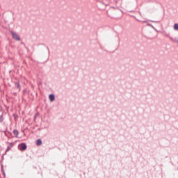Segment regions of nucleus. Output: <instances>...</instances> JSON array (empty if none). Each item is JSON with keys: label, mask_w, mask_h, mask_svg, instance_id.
I'll use <instances>...</instances> for the list:
<instances>
[{"label": "nucleus", "mask_w": 178, "mask_h": 178, "mask_svg": "<svg viewBox=\"0 0 178 178\" xmlns=\"http://www.w3.org/2000/svg\"><path fill=\"white\" fill-rule=\"evenodd\" d=\"M150 22H152V23H159V22H158V21H152V20H151Z\"/></svg>", "instance_id": "9b49d317"}, {"label": "nucleus", "mask_w": 178, "mask_h": 178, "mask_svg": "<svg viewBox=\"0 0 178 178\" xmlns=\"http://www.w3.org/2000/svg\"><path fill=\"white\" fill-rule=\"evenodd\" d=\"M147 26H149V27H152V29H153L154 30H156V29H155V27H154V26H152V24H147Z\"/></svg>", "instance_id": "6e6552de"}, {"label": "nucleus", "mask_w": 178, "mask_h": 178, "mask_svg": "<svg viewBox=\"0 0 178 178\" xmlns=\"http://www.w3.org/2000/svg\"><path fill=\"white\" fill-rule=\"evenodd\" d=\"M0 122H3V119L2 118V115H0Z\"/></svg>", "instance_id": "9d476101"}, {"label": "nucleus", "mask_w": 178, "mask_h": 178, "mask_svg": "<svg viewBox=\"0 0 178 178\" xmlns=\"http://www.w3.org/2000/svg\"><path fill=\"white\" fill-rule=\"evenodd\" d=\"M174 42H177V44H178V40H174Z\"/></svg>", "instance_id": "f8f14e48"}, {"label": "nucleus", "mask_w": 178, "mask_h": 178, "mask_svg": "<svg viewBox=\"0 0 178 178\" xmlns=\"http://www.w3.org/2000/svg\"><path fill=\"white\" fill-rule=\"evenodd\" d=\"M10 34L12 35L13 40H15V41H20L21 38L17 33L15 31H10Z\"/></svg>", "instance_id": "f257e3e1"}, {"label": "nucleus", "mask_w": 178, "mask_h": 178, "mask_svg": "<svg viewBox=\"0 0 178 178\" xmlns=\"http://www.w3.org/2000/svg\"><path fill=\"white\" fill-rule=\"evenodd\" d=\"M27 149V145L26 143H21L20 144V150L21 151H26Z\"/></svg>", "instance_id": "f03ea898"}, {"label": "nucleus", "mask_w": 178, "mask_h": 178, "mask_svg": "<svg viewBox=\"0 0 178 178\" xmlns=\"http://www.w3.org/2000/svg\"><path fill=\"white\" fill-rule=\"evenodd\" d=\"M143 23H147V21H143Z\"/></svg>", "instance_id": "ddd939ff"}, {"label": "nucleus", "mask_w": 178, "mask_h": 178, "mask_svg": "<svg viewBox=\"0 0 178 178\" xmlns=\"http://www.w3.org/2000/svg\"><path fill=\"white\" fill-rule=\"evenodd\" d=\"M41 144H42V140H41V139H38L36 140V145H38V147H40V145H41Z\"/></svg>", "instance_id": "39448f33"}, {"label": "nucleus", "mask_w": 178, "mask_h": 178, "mask_svg": "<svg viewBox=\"0 0 178 178\" xmlns=\"http://www.w3.org/2000/svg\"><path fill=\"white\" fill-rule=\"evenodd\" d=\"M49 99L50 102H54L55 101V95L50 94L49 95Z\"/></svg>", "instance_id": "7ed1b4c3"}, {"label": "nucleus", "mask_w": 178, "mask_h": 178, "mask_svg": "<svg viewBox=\"0 0 178 178\" xmlns=\"http://www.w3.org/2000/svg\"><path fill=\"white\" fill-rule=\"evenodd\" d=\"M13 134H15V136H19V131H17V129H15L13 131Z\"/></svg>", "instance_id": "423d86ee"}, {"label": "nucleus", "mask_w": 178, "mask_h": 178, "mask_svg": "<svg viewBox=\"0 0 178 178\" xmlns=\"http://www.w3.org/2000/svg\"><path fill=\"white\" fill-rule=\"evenodd\" d=\"M15 86H17V88H20V84L19 83H15Z\"/></svg>", "instance_id": "1a4fd4ad"}, {"label": "nucleus", "mask_w": 178, "mask_h": 178, "mask_svg": "<svg viewBox=\"0 0 178 178\" xmlns=\"http://www.w3.org/2000/svg\"><path fill=\"white\" fill-rule=\"evenodd\" d=\"M13 145H14L13 143H10L9 144V145L8 146L7 149L6 150V152H8V151H10V148H12V147H13Z\"/></svg>", "instance_id": "20e7f679"}, {"label": "nucleus", "mask_w": 178, "mask_h": 178, "mask_svg": "<svg viewBox=\"0 0 178 178\" xmlns=\"http://www.w3.org/2000/svg\"><path fill=\"white\" fill-rule=\"evenodd\" d=\"M174 30H177L178 31V24L177 23L174 24Z\"/></svg>", "instance_id": "0eeeda50"}]
</instances>
